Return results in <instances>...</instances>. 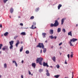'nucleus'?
I'll return each mask as SVG.
<instances>
[{"mask_svg": "<svg viewBox=\"0 0 78 78\" xmlns=\"http://www.w3.org/2000/svg\"><path fill=\"white\" fill-rule=\"evenodd\" d=\"M36 47H39V48H42V49H43V52L44 53H45V52H46V51H47V49H46V48H44V44H43V43H39L38 44L37 46Z\"/></svg>", "mask_w": 78, "mask_h": 78, "instance_id": "obj_1", "label": "nucleus"}, {"mask_svg": "<svg viewBox=\"0 0 78 78\" xmlns=\"http://www.w3.org/2000/svg\"><path fill=\"white\" fill-rule=\"evenodd\" d=\"M43 60V58H42L40 57L39 58H37L36 59L37 63H39L40 65H42V62Z\"/></svg>", "mask_w": 78, "mask_h": 78, "instance_id": "obj_2", "label": "nucleus"}, {"mask_svg": "<svg viewBox=\"0 0 78 78\" xmlns=\"http://www.w3.org/2000/svg\"><path fill=\"white\" fill-rule=\"evenodd\" d=\"M78 41V39L76 38H73L72 39H71L70 40V41L69 42V44H70V46H73V45L72 44V42H75V41Z\"/></svg>", "mask_w": 78, "mask_h": 78, "instance_id": "obj_3", "label": "nucleus"}, {"mask_svg": "<svg viewBox=\"0 0 78 78\" xmlns=\"http://www.w3.org/2000/svg\"><path fill=\"white\" fill-rule=\"evenodd\" d=\"M9 43L10 44V47L9 48L10 49V50H11V49H12L13 48V44H14V41H10L9 42Z\"/></svg>", "mask_w": 78, "mask_h": 78, "instance_id": "obj_4", "label": "nucleus"}, {"mask_svg": "<svg viewBox=\"0 0 78 78\" xmlns=\"http://www.w3.org/2000/svg\"><path fill=\"white\" fill-rule=\"evenodd\" d=\"M54 24L55 27H58V26L59 25V22H58L57 20H55Z\"/></svg>", "mask_w": 78, "mask_h": 78, "instance_id": "obj_5", "label": "nucleus"}, {"mask_svg": "<svg viewBox=\"0 0 78 78\" xmlns=\"http://www.w3.org/2000/svg\"><path fill=\"white\" fill-rule=\"evenodd\" d=\"M43 66L44 67H45V66H46L47 67H49V66L48 65V63H45V62H43Z\"/></svg>", "mask_w": 78, "mask_h": 78, "instance_id": "obj_6", "label": "nucleus"}, {"mask_svg": "<svg viewBox=\"0 0 78 78\" xmlns=\"http://www.w3.org/2000/svg\"><path fill=\"white\" fill-rule=\"evenodd\" d=\"M53 32H54L53 30L51 29L50 30L49 33L51 34V35L53 34Z\"/></svg>", "mask_w": 78, "mask_h": 78, "instance_id": "obj_7", "label": "nucleus"}, {"mask_svg": "<svg viewBox=\"0 0 78 78\" xmlns=\"http://www.w3.org/2000/svg\"><path fill=\"white\" fill-rule=\"evenodd\" d=\"M46 72L47 76H50V73H49V72H48V70L47 69H46Z\"/></svg>", "mask_w": 78, "mask_h": 78, "instance_id": "obj_8", "label": "nucleus"}, {"mask_svg": "<svg viewBox=\"0 0 78 78\" xmlns=\"http://www.w3.org/2000/svg\"><path fill=\"white\" fill-rule=\"evenodd\" d=\"M19 43H20V42H19V40H18L17 41V43L16 44V47H18V45H19Z\"/></svg>", "mask_w": 78, "mask_h": 78, "instance_id": "obj_9", "label": "nucleus"}, {"mask_svg": "<svg viewBox=\"0 0 78 78\" xmlns=\"http://www.w3.org/2000/svg\"><path fill=\"white\" fill-rule=\"evenodd\" d=\"M51 59L54 62H56V57L55 56L52 57Z\"/></svg>", "mask_w": 78, "mask_h": 78, "instance_id": "obj_10", "label": "nucleus"}, {"mask_svg": "<svg viewBox=\"0 0 78 78\" xmlns=\"http://www.w3.org/2000/svg\"><path fill=\"white\" fill-rule=\"evenodd\" d=\"M10 11L11 13L12 14L14 11V9L12 8H11L10 9Z\"/></svg>", "mask_w": 78, "mask_h": 78, "instance_id": "obj_11", "label": "nucleus"}, {"mask_svg": "<svg viewBox=\"0 0 78 78\" xmlns=\"http://www.w3.org/2000/svg\"><path fill=\"white\" fill-rule=\"evenodd\" d=\"M68 36H72V31H70L68 33Z\"/></svg>", "mask_w": 78, "mask_h": 78, "instance_id": "obj_12", "label": "nucleus"}, {"mask_svg": "<svg viewBox=\"0 0 78 78\" xmlns=\"http://www.w3.org/2000/svg\"><path fill=\"white\" fill-rule=\"evenodd\" d=\"M32 66L34 68H35L36 67V63H33L32 64Z\"/></svg>", "mask_w": 78, "mask_h": 78, "instance_id": "obj_13", "label": "nucleus"}, {"mask_svg": "<svg viewBox=\"0 0 78 78\" xmlns=\"http://www.w3.org/2000/svg\"><path fill=\"white\" fill-rule=\"evenodd\" d=\"M61 29L60 28H58L57 29V32L59 33L61 32Z\"/></svg>", "mask_w": 78, "mask_h": 78, "instance_id": "obj_14", "label": "nucleus"}, {"mask_svg": "<svg viewBox=\"0 0 78 78\" xmlns=\"http://www.w3.org/2000/svg\"><path fill=\"white\" fill-rule=\"evenodd\" d=\"M64 20H65V19L64 18H63L62 20H61L62 25H63V23H64Z\"/></svg>", "mask_w": 78, "mask_h": 78, "instance_id": "obj_15", "label": "nucleus"}, {"mask_svg": "<svg viewBox=\"0 0 78 78\" xmlns=\"http://www.w3.org/2000/svg\"><path fill=\"white\" fill-rule=\"evenodd\" d=\"M46 34H46V33H42V35L43 36L44 38V37H45V35H46Z\"/></svg>", "mask_w": 78, "mask_h": 78, "instance_id": "obj_16", "label": "nucleus"}, {"mask_svg": "<svg viewBox=\"0 0 78 78\" xmlns=\"http://www.w3.org/2000/svg\"><path fill=\"white\" fill-rule=\"evenodd\" d=\"M12 63H15L16 67H17V64L16 62L15 61H12Z\"/></svg>", "mask_w": 78, "mask_h": 78, "instance_id": "obj_17", "label": "nucleus"}, {"mask_svg": "<svg viewBox=\"0 0 78 78\" xmlns=\"http://www.w3.org/2000/svg\"><path fill=\"white\" fill-rule=\"evenodd\" d=\"M62 7V5L59 4L58 7V9H60V8H61V7Z\"/></svg>", "mask_w": 78, "mask_h": 78, "instance_id": "obj_18", "label": "nucleus"}, {"mask_svg": "<svg viewBox=\"0 0 78 78\" xmlns=\"http://www.w3.org/2000/svg\"><path fill=\"white\" fill-rule=\"evenodd\" d=\"M21 35H23L25 36V35H26V33L25 32H23L20 34Z\"/></svg>", "mask_w": 78, "mask_h": 78, "instance_id": "obj_19", "label": "nucleus"}, {"mask_svg": "<svg viewBox=\"0 0 78 78\" xmlns=\"http://www.w3.org/2000/svg\"><path fill=\"white\" fill-rule=\"evenodd\" d=\"M36 28V27H34V25H32L31 27V29H35Z\"/></svg>", "mask_w": 78, "mask_h": 78, "instance_id": "obj_20", "label": "nucleus"}, {"mask_svg": "<svg viewBox=\"0 0 78 78\" xmlns=\"http://www.w3.org/2000/svg\"><path fill=\"white\" fill-rule=\"evenodd\" d=\"M6 48H8V47L6 46H4V48H2V50L4 51L5 50V49H6Z\"/></svg>", "mask_w": 78, "mask_h": 78, "instance_id": "obj_21", "label": "nucleus"}, {"mask_svg": "<svg viewBox=\"0 0 78 78\" xmlns=\"http://www.w3.org/2000/svg\"><path fill=\"white\" fill-rule=\"evenodd\" d=\"M4 67L5 69L7 68V64H6V63L4 64Z\"/></svg>", "mask_w": 78, "mask_h": 78, "instance_id": "obj_22", "label": "nucleus"}, {"mask_svg": "<svg viewBox=\"0 0 78 78\" xmlns=\"http://www.w3.org/2000/svg\"><path fill=\"white\" fill-rule=\"evenodd\" d=\"M22 50H23V46H22L20 49V52H22Z\"/></svg>", "mask_w": 78, "mask_h": 78, "instance_id": "obj_23", "label": "nucleus"}, {"mask_svg": "<svg viewBox=\"0 0 78 78\" xmlns=\"http://www.w3.org/2000/svg\"><path fill=\"white\" fill-rule=\"evenodd\" d=\"M39 72L40 73H41L42 72H43V69H40L39 70Z\"/></svg>", "mask_w": 78, "mask_h": 78, "instance_id": "obj_24", "label": "nucleus"}, {"mask_svg": "<svg viewBox=\"0 0 78 78\" xmlns=\"http://www.w3.org/2000/svg\"><path fill=\"white\" fill-rule=\"evenodd\" d=\"M8 32H6L4 34V35L5 36H8Z\"/></svg>", "mask_w": 78, "mask_h": 78, "instance_id": "obj_25", "label": "nucleus"}, {"mask_svg": "<svg viewBox=\"0 0 78 78\" xmlns=\"http://www.w3.org/2000/svg\"><path fill=\"white\" fill-rule=\"evenodd\" d=\"M50 27H55V24L52 23H51Z\"/></svg>", "mask_w": 78, "mask_h": 78, "instance_id": "obj_26", "label": "nucleus"}, {"mask_svg": "<svg viewBox=\"0 0 78 78\" xmlns=\"http://www.w3.org/2000/svg\"><path fill=\"white\" fill-rule=\"evenodd\" d=\"M56 67L57 68V69H59V67H60V66H59V65H57L56 66Z\"/></svg>", "mask_w": 78, "mask_h": 78, "instance_id": "obj_27", "label": "nucleus"}, {"mask_svg": "<svg viewBox=\"0 0 78 78\" xmlns=\"http://www.w3.org/2000/svg\"><path fill=\"white\" fill-rule=\"evenodd\" d=\"M8 0H3V2L4 3H6V2H8Z\"/></svg>", "mask_w": 78, "mask_h": 78, "instance_id": "obj_28", "label": "nucleus"}, {"mask_svg": "<svg viewBox=\"0 0 78 78\" xmlns=\"http://www.w3.org/2000/svg\"><path fill=\"white\" fill-rule=\"evenodd\" d=\"M29 53H30V52H29V51H28V50H27L26 51V54H29Z\"/></svg>", "mask_w": 78, "mask_h": 78, "instance_id": "obj_29", "label": "nucleus"}, {"mask_svg": "<svg viewBox=\"0 0 78 78\" xmlns=\"http://www.w3.org/2000/svg\"><path fill=\"white\" fill-rule=\"evenodd\" d=\"M59 76V75H57L54 76V77L57 78H58Z\"/></svg>", "mask_w": 78, "mask_h": 78, "instance_id": "obj_30", "label": "nucleus"}, {"mask_svg": "<svg viewBox=\"0 0 78 78\" xmlns=\"http://www.w3.org/2000/svg\"><path fill=\"white\" fill-rule=\"evenodd\" d=\"M39 8H37V9H36V12H37V11H39Z\"/></svg>", "mask_w": 78, "mask_h": 78, "instance_id": "obj_31", "label": "nucleus"}, {"mask_svg": "<svg viewBox=\"0 0 78 78\" xmlns=\"http://www.w3.org/2000/svg\"><path fill=\"white\" fill-rule=\"evenodd\" d=\"M2 47H3V44H0V49H2Z\"/></svg>", "mask_w": 78, "mask_h": 78, "instance_id": "obj_32", "label": "nucleus"}, {"mask_svg": "<svg viewBox=\"0 0 78 78\" xmlns=\"http://www.w3.org/2000/svg\"><path fill=\"white\" fill-rule=\"evenodd\" d=\"M49 37H50V38H51V39L54 38V37L53 36V35L50 36Z\"/></svg>", "mask_w": 78, "mask_h": 78, "instance_id": "obj_33", "label": "nucleus"}, {"mask_svg": "<svg viewBox=\"0 0 78 78\" xmlns=\"http://www.w3.org/2000/svg\"><path fill=\"white\" fill-rule=\"evenodd\" d=\"M33 25L36 26V23L35 22H34L33 23Z\"/></svg>", "mask_w": 78, "mask_h": 78, "instance_id": "obj_34", "label": "nucleus"}, {"mask_svg": "<svg viewBox=\"0 0 78 78\" xmlns=\"http://www.w3.org/2000/svg\"><path fill=\"white\" fill-rule=\"evenodd\" d=\"M62 31L63 33H66V30L65 29H63Z\"/></svg>", "mask_w": 78, "mask_h": 78, "instance_id": "obj_35", "label": "nucleus"}, {"mask_svg": "<svg viewBox=\"0 0 78 78\" xmlns=\"http://www.w3.org/2000/svg\"><path fill=\"white\" fill-rule=\"evenodd\" d=\"M34 16H32L30 17V19H34Z\"/></svg>", "mask_w": 78, "mask_h": 78, "instance_id": "obj_36", "label": "nucleus"}, {"mask_svg": "<svg viewBox=\"0 0 78 78\" xmlns=\"http://www.w3.org/2000/svg\"><path fill=\"white\" fill-rule=\"evenodd\" d=\"M17 37H18V36H16L15 37H14V39H16L17 38Z\"/></svg>", "mask_w": 78, "mask_h": 78, "instance_id": "obj_37", "label": "nucleus"}, {"mask_svg": "<svg viewBox=\"0 0 78 78\" xmlns=\"http://www.w3.org/2000/svg\"><path fill=\"white\" fill-rule=\"evenodd\" d=\"M65 64H67V60H65Z\"/></svg>", "mask_w": 78, "mask_h": 78, "instance_id": "obj_38", "label": "nucleus"}, {"mask_svg": "<svg viewBox=\"0 0 78 78\" xmlns=\"http://www.w3.org/2000/svg\"><path fill=\"white\" fill-rule=\"evenodd\" d=\"M62 42H61V43H59V46H61V45H62Z\"/></svg>", "mask_w": 78, "mask_h": 78, "instance_id": "obj_39", "label": "nucleus"}, {"mask_svg": "<svg viewBox=\"0 0 78 78\" xmlns=\"http://www.w3.org/2000/svg\"><path fill=\"white\" fill-rule=\"evenodd\" d=\"M73 54H71L70 55V56L71 57V58H72L73 57Z\"/></svg>", "mask_w": 78, "mask_h": 78, "instance_id": "obj_40", "label": "nucleus"}, {"mask_svg": "<svg viewBox=\"0 0 78 78\" xmlns=\"http://www.w3.org/2000/svg\"><path fill=\"white\" fill-rule=\"evenodd\" d=\"M67 56H68V58L69 59V58H70V54H68L67 55Z\"/></svg>", "mask_w": 78, "mask_h": 78, "instance_id": "obj_41", "label": "nucleus"}, {"mask_svg": "<svg viewBox=\"0 0 78 78\" xmlns=\"http://www.w3.org/2000/svg\"><path fill=\"white\" fill-rule=\"evenodd\" d=\"M72 78H73V76H74V75H73V73H72Z\"/></svg>", "mask_w": 78, "mask_h": 78, "instance_id": "obj_42", "label": "nucleus"}, {"mask_svg": "<svg viewBox=\"0 0 78 78\" xmlns=\"http://www.w3.org/2000/svg\"><path fill=\"white\" fill-rule=\"evenodd\" d=\"M29 75H31V72L30 71V70H29Z\"/></svg>", "mask_w": 78, "mask_h": 78, "instance_id": "obj_43", "label": "nucleus"}, {"mask_svg": "<svg viewBox=\"0 0 78 78\" xmlns=\"http://www.w3.org/2000/svg\"><path fill=\"white\" fill-rule=\"evenodd\" d=\"M20 25H21L22 26H23V23H20Z\"/></svg>", "mask_w": 78, "mask_h": 78, "instance_id": "obj_44", "label": "nucleus"}, {"mask_svg": "<svg viewBox=\"0 0 78 78\" xmlns=\"http://www.w3.org/2000/svg\"><path fill=\"white\" fill-rule=\"evenodd\" d=\"M0 28H2V24H0Z\"/></svg>", "mask_w": 78, "mask_h": 78, "instance_id": "obj_45", "label": "nucleus"}, {"mask_svg": "<svg viewBox=\"0 0 78 78\" xmlns=\"http://www.w3.org/2000/svg\"><path fill=\"white\" fill-rule=\"evenodd\" d=\"M21 78H23V75H21Z\"/></svg>", "mask_w": 78, "mask_h": 78, "instance_id": "obj_46", "label": "nucleus"}, {"mask_svg": "<svg viewBox=\"0 0 78 78\" xmlns=\"http://www.w3.org/2000/svg\"><path fill=\"white\" fill-rule=\"evenodd\" d=\"M57 37L55 36V37H54V38H55V39H56V38H57Z\"/></svg>", "mask_w": 78, "mask_h": 78, "instance_id": "obj_47", "label": "nucleus"}, {"mask_svg": "<svg viewBox=\"0 0 78 78\" xmlns=\"http://www.w3.org/2000/svg\"><path fill=\"white\" fill-rule=\"evenodd\" d=\"M42 49H41V51H40L41 53H42Z\"/></svg>", "mask_w": 78, "mask_h": 78, "instance_id": "obj_48", "label": "nucleus"}, {"mask_svg": "<svg viewBox=\"0 0 78 78\" xmlns=\"http://www.w3.org/2000/svg\"><path fill=\"white\" fill-rule=\"evenodd\" d=\"M21 62H22V63H23V62H24V61H23V60H22Z\"/></svg>", "mask_w": 78, "mask_h": 78, "instance_id": "obj_49", "label": "nucleus"}, {"mask_svg": "<svg viewBox=\"0 0 78 78\" xmlns=\"http://www.w3.org/2000/svg\"><path fill=\"white\" fill-rule=\"evenodd\" d=\"M71 55H72L73 54V52H71Z\"/></svg>", "mask_w": 78, "mask_h": 78, "instance_id": "obj_50", "label": "nucleus"}, {"mask_svg": "<svg viewBox=\"0 0 78 78\" xmlns=\"http://www.w3.org/2000/svg\"><path fill=\"white\" fill-rule=\"evenodd\" d=\"M78 24H76V27H78Z\"/></svg>", "mask_w": 78, "mask_h": 78, "instance_id": "obj_51", "label": "nucleus"}, {"mask_svg": "<svg viewBox=\"0 0 78 78\" xmlns=\"http://www.w3.org/2000/svg\"><path fill=\"white\" fill-rule=\"evenodd\" d=\"M45 42H46V43H47V40Z\"/></svg>", "mask_w": 78, "mask_h": 78, "instance_id": "obj_52", "label": "nucleus"}, {"mask_svg": "<svg viewBox=\"0 0 78 78\" xmlns=\"http://www.w3.org/2000/svg\"><path fill=\"white\" fill-rule=\"evenodd\" d=\"M23 41H21V44H23Z\"/></svg>", "mask_w": 78, "mask_h": 78, "instance_id": "obj_53", "label": "nucleus"}, {"mask_svg": "<svg viewBox=\"0 0 78 78\" xmlns=\"http://www.w3.org/2000/svg\"><path fill=\"white\" fill-rule=\"evenodd\" d=\"M1 36H3V34H2L1 35Z\"/></svg>", "mask_w": 78, "mask_h": 78, "instance_id": "obj_54", "label": "nucleus"}, {"mask_svg": "<svg viewBox=\"0 0 78 78\" xmlns=\"http://www.w3.org/2000/svg\"><path fill=\"white\" fill-rule=\"evenodd\" d=\"M18 17L19 18H20V16H18Z\"/></svg>", "mask_w": 78, "mask_h": 78, "instance_id": "obj_55", "label": "nucleus"}, {"mask_svg": "<svg viewBox=\"0 0 78 78\" xmlns=\"http://www.w3.org/2000/svg\"><path fill=\"white\" fill-rule=\"evenodd\" d=\"M9 17H10V18H11V16H9Z\"/></svg>", "mask_w": 78, "mask_h": 78, "instance_id": "obj_56", "label": "nucleus"}, {"mask_svg": "<svg viewBox=\"0 0 78 78\" xmlns=\"http://www.w3.org/2000/svg\"><path fill=\"white\" fill-rule=\"evenodd\" d=\"M35 42H36V39H35Z\"/></svg>", "mask_w": 78, "mask_h": 78, "instance_id": "obj_57", "label": "nucleus"}, {"mask_svg": "<svg viewBox=\"0 0 78 78\" xmlns=\"http://www.w3.org/2000/svg\"><path fill=\"white\" fill-rule=\"evenodd\" d=\"M1 53H2V52L1 51H0V54H1Z\"/></svg>", "mask_w": 78, "mask_h": 78, "instance_id": "obj_58", "label": "nucleus"}, {"mask_svg": "<svg viewBox=\"0 0 78 78\" xmlns=\"http://www.w3.org/2000/svg\"><path fill=\"white\" fill-rule=\"evenodd\" d=\"M31 75L32 76H33V74H31Z\"/></svg>", "mask_w": 78, "mask_h": 78, "instance_id": "obj_59", "label": "nucleus"}, {"mask_svg": "<svg viewBox=\"0 0 78 78\" xmlns=\"http://www.w3.org/2000/svg\"><path fill=\"white\" fill-rule=\"evenodd\" d=\"M2 77V76H0V78H1Z\"/></svg>", "mask_w": 78, "mask_h": 78, "instance_id": "obj_60", "label": "nucleus"}, {"mask_svg": "<svg viewBox=\"0 0 78 78\" xmlns=\"http://www.w3.org/2000/svg\"><path fill=\"white\" fill-rule=\"evenodd\" d=\"M51 67H52V66H51Z\"/></svg>", "mask_w": 78, "mask_h": 78, "instance_id": "obj_61", "label": "nucleus"}, {"mask_svg": "<svg viewBox=\"0 0 78 78\" xmlns=\"http://www.w3.org/2000/svg\"><path fill=\"white\" fill-rule=\"evenodd\" d=\"M60 55H61V53H60Z\"/></svg>", "mask_w": 78, "mask_h": 78, "instance_id": "obj_62", "label": "nucleus"}, {"mask_svg": "<svg viewBox=\"0 0 78 78\" xmlns=\"http://www.w3.org/2000/svg\"><path fill=\"white\" fill-rule=\"evenodd\" d=\"M58 19H59V18H58Z\"/></svg>", "mask_w": 78, "mask_h": 78, "instance_id": "obj_63", "label": "nucleus"}, {"mask_svg": "<svg viewBox=\"0 0 78 78\" xmlns=\"http://www.w3.org/2000/svg\"><path fill=\"white\" fill-rule=\"evenodd\" d=\"M52 48H53V47H51Z\"/></svg>", "mask_w": 78, "mask_h": 78, "instance_id": "obj_64", "label": "nucleus"}]
</instances>
